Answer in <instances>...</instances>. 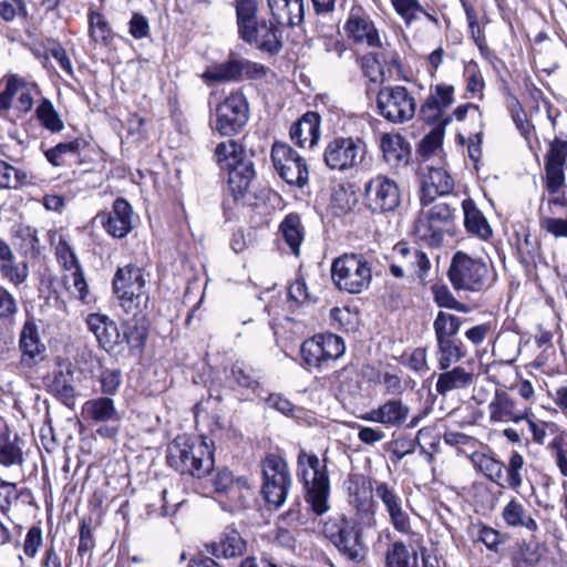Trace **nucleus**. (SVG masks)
<instances>
[{
	"label": "nucleus",
	"mask_w": 567,
	"mask_h": 567,
	"mask_svg": "<svg viewBox=\"0 0 567 567\" xmlns=\"http://www.w3.org/2000/svg\"><path fill=\"white\" fill-rule=\"evenodd\" d=\"M348 39L361 47L379 48L380 53L369 54L364 58V72L377 81V74L383 73L384 66H400V54L391 49L389 43H383L380 32L368 13L361 7H353L343 25Z\"/></svg>",
	"instance_id": "nucleus-1"
},
{
	"label": "nucleus",
	"mask_w": 567,
	"mask_h": 567,
	"mask_svg": "<svg viewBox=\"0 0 567 567\" xmlns=\"http://www.w3.org/2000/svg\"><path fill=\"white\" fill-rule=\"evenodd\" d=\"M166 461L181 476L204 478L214 470V442L204 435L179 434L168 444Z\"/></svg>",
	"instance_id": "nucleus-2"
},
{
	"label": "nucleus",
	"mask_w": 567,
	"mask_h": 567,
	"mask_svg": "<svg viewBox=\"0 0 567 567\" xmlns=\"http://www.w3.org/2000/svg\"><path fill=\"white\" fill-rule=\"evenodd\" d=\"M214 157L220 169L228 173V187L235 199L243 197L255 178L254 163L243 145L234 140L217 144Z\"/></svg>",
	"instance_id": "nucleus-3"
},
{
	"label": "nucleus",
	"mask_w": 567,
	"mask_h": 567,
	"mask_svg": "<svg viewBox=\"0 0 567 567\" xmlns=\"http://www.w3.org/2000/svg\"><path fill=\"white\" fill-rule=\"evenodd\" d=\"M363 523L355 517L339 514L329 517L322 532L338 551L350 561H361L365 555L362 539Z\"/></svg>",
	"instance_id": "nucleus-4"
},
{
	"label": "nucleus",
	"mask_w": 567,
	"mask_h": 567,
	"mask_svg": "<svg viewBox=\"0 0 567 567\" xmlns=\"http://www.w3.org/2000/svg\"><path fill=\"white\" fill-rule=\"evenodd\" d=\"M297 476L306 488V501L317 515H322L329 509L328 497L330 482L326 465H321L316 454H307L301 451L298 455Z\"/></svg>",
	"instance_id": "nucleus-5"
},
{
	"label": "nucleus",
	"mask_w": 567,
	"mask_h": 567,
	"mask_svg": "<svg viewBox=\"0 0 567 567\" xmlns=\"http://www.w3.org/2000/svg\"><path fill=\"white\" fill-rule=\"evenodd\" d=\"M331 276L340 290L354 295L369 288L372 281V269L362 255L344 254L332 262Z\"/></svg>",
	"instance_id": "nucleus-6"
},
{
	"label": "nucleus",
	"mask_w": 567,
	"mask_h": 567,
	"mask_svg": "<svg viewBox=\"0 0 567 567\" xmlns=\"http://www.w3.org/2000/svg\"><path fill=\"white\" fill-rule=\"evenodd\" d=\"M377 483L379 482L363 473H349L344 481L347 502L367 528L377 525L378 505L373 497Z\"/></svg>",
	"instance_id": "nucleus-7"
},
{
	"label": "nucleus",
	"mask_w": 567,
	"mask_h": 567,
	"mask_svg": "<svg viewBox=\"0 0 567 567\" xmlns=\"http://www.w3.org/2000/svg\"><path fill=\"white\" fill-rule=\"evenodd\" d=\"M421 205L422 208L414 223V231L421 240L431 246H437L453 221L454 209L446 203H435V200L421 203Z\"/></svg>",
	"instance_id": "nucleus-8"
},
{
	"label": "nucleus",
	"mask_w": 567,
	"mask_h": 567,
	"mask_svg": "<svg viewBox=\"0 0 567 567\" xmlns=\"http://www.w3.org/2000/svg\"><path fill=\"white\" fill-rule=\"evenodd\" d=\"M262 485L261 494L269 505L281 506L291 486V476L285 458L275 453H268L261 461Z\"/></svg>",
	"instance_id": "nucleus-9"
},
{
	"label": "nucleus",
	"mask_w": 567,
	"mask_h": 567,
	"mask_svg": "<svg viewBox=\"0 0 567 567\" xmlns=\"http://www.w3.org/2000/svg\"><path fill=\"white\" fill-rule=\"evenodd\" d=\"M447 275L457 291L478 292L487 287V265L463 251H457L453 256Z\"/></svg>",
	"instance_id": "nucleus-10"
},
{
	"label": "nucleus",
	"mask_w": 567,
	"mask_h": 567,
	"mask_svg": "<svg viewBox=\"0 0 567 567\" xmlns=\"http://www.w3.org/2000/svg\"><path fill=\"white\" fill-rule=\"evenodd\" d=\"M145 286L143 268L128 264L117 269L113 278V289L125 312H134L140 308L143 299L147 300Z\"/></svg>",
	"instance_id": "nucleus-11"
},
{
	"label": "nucleus",
	"mask_w": 567,
	"mask_h": 567,
	"mask_svg": "<svg viewBox=\"0 0 567 567\" xmlns=\"http://www.w3.org/2000/svg\"><path fill=\"white\" fill-rule=\"evenodd\" d=\"M248 118V102L244 94L235 92L216 106L210 125L221 136H233L243 130Z\"/></svg>",
	"instance_id": "nucleus-12"
},
{
	"label": "nucleus",
	"mask_w": 567,
	"mask_h": 567,
	"mask_svg": "<svg viewBox=\"0 0 567 567\" xmlns=\"http://www.w3.org/2000/svg\"><path fill=\"white\" fill-rule=\"evenodd\" d=\"M379 114L386 121L399 124L410 121L416 109L412 94L402 85L384 86L378 93Z\"/></svg>",
	"instance_id": "nucleus-13"
},
{
	"label": "nucleus",
	"mask_w": 567,
	"mask_h": 567,
	"mask_svg": "<svg viewBox=\"0 0 567 567\" xmlns=\"http://www.w3.org/2000/svg\"><path fill=\"white\" fill-rule=\"evenodd\" d=\"M367 144L359 137H336L323 153V161L331 169L348 171L361 165L365 158Z\"/></svg>",
	"instance_id": "nucleus-14"
},
{
	"label": "nucleus",
	"mask_w": 567,
	"mask_h": 567,
	"mask_svg": "<svg viewBox=\"0 0 567 567\" xmlns=\"http://www.w3.org/2000/svg\"><path fill=\"white\" fill-rule=\"evenodd\" d=\"M271 161L278 175L289 185L303 187L309 181L306 161L287 143L275 142Z\"/></svg>",
	"instance_id": "nucleus-15"
},
{
	"label": "nucleus",
	"mask_w": 567,
	"mask_h": 567,
	"mask_svg": "<svg viewBox=\"0 0 567 567\" xmlns=\"http://www.w3.org/2000/svg\"><path fill=\"white\" fill-rule=\"evenodd\" d=\"M55 255L63 269L62 281L64 287L73 297L85 301L89 287L75 252L64 239H60L55 247Z\"/></svg>",
	"instance_id": "nucleus-16"
},
{
	"label": "nucleus",
	"mask_w": 567,
	"mask_h": 567,
	"mask_svg": "<svg viewBox=\"0 0 567 567\" xmlns=\"http://www.w3.org/2000/svg\"><path fill=\"white\" fill-rule=\"evenodd\" d=\"M364 197L368 208L377 214L394 212L401 204L398 184L384 175H378L365 184Z\"/></svg>",
	"instance_id": "nucleus-17"
},
{
	"label": "nucleus",
	"mask_w": 567,
	"mask_h": 567,
	"mask_svg": "<svg viewBox=\"0 0 567 567\" xmlns=\"http://www.w3.org/2000/svg\"><path fill=\"white\" fill-rule=\"evenodd\" d=\"M248 543L235 526L226 525L212 542L205 543L207 554L217 559H237L244 557Z\"/></svg>",
	"instance_id": "nucleus-18"
},
{
	"label": "nucleus",
	"mask_w": 567,
	"mask_h": 567,
	"mask_svg": "<svg viewBox=\"0 0 567 567\" xmlns=\"http://www.w3.org/2000/svg\"><path fill=\"white\" fill-rule=\"evenodd\" d=\"M421 172V203L434 202L437 196L450 194L454 188L452 176L443 167L423 163Z\"/></svg>",
	"instance_id": "nucleus-19"
},
{
	"label": "nucleus",
	"mask_w": 567,
	"mask_h": 567,
	"mask_svg": "<svg viewBox=\"0 0 567 567\" xmlns=\"http://www.w3.org/2000/svg\"><path fill=\"white\" fill-rule=\"evenodd\" d=\"M214 491L225 496L237 506H243L250 492V485L246 476L235 477L227 467L216 471L212 477Z\"/></svg>",
	"instance_id": "nucleus-20"
},
{
	"label": "nucleus",
	"mask_w": 567,
	"mask_h": 567,
	"mask_svg": "<svg viewBox=\"0 0 567 567\" xmlns=\"http://www.w3.org/2000/svg\"><path fill=\"white\" fill-rule=\"evenodd\" d=\"M377 497L382 502L389 514L393 528L402 534L411 532V523L408 513L402 508V499L400 495L386 482L375 484Z\"/></svg>",
	"instance_id": "nucleus-21"
},
{
	"label": "nucleus",
	"mask_w": 567,
	"mask_h": 567,
	"mask_svg": "<svg viewBox=\"0 0 567 567\" xmlns=\"http://www.w3.org/2000/svg\"><path fill=\"white\" fill-rule=\"evenodd\" d=\"M132 214L130 203L117 198L110 213H101L96 218L109 235L114 238H124L132 230Z\"/></svg>",
	"instance_id": "nucleus-22"
},
{
	"label": "nucleus",
	"mask_w": 567,
	"mask_h": 567,
	"mask_svg": "<svg viewBox=\"0 0 567 567\" xmlns=\"http://www.w3.org/2000/svg\"><path fill=\"white\" fill-rule=\"evenodd\" d=\"M85 322L87 329L95 336L100 347L105 351L111 352L121 344L123 338L117 324L106 315L90 313Z\"/></svg>",
	"instance_id": "nucleus-23"
},
{
	"label": "nucleus",
	"mask_w": 567,
	"mask_h": 567,
	"mask_svg": "<svg viewBox=\"0 0 567 567\" xmlns=\"http://www.w3.org/2000/svg\"><path fill=\"white\" fill-rule=\"evenodd\" d=\"M21 351V364L33 367L42 360L44 344L41 342L38 327L32 320H27L22 327L19 340Z\"/></svg>",
	"instance_id": "nucleus-24"
},
{
	"label": "nucleus",
	"mask_w": 567,
	"mask_h": 567,
	"mask_svg": "<svg viewBox=\"0 0 567 567\" xmlns=\"http://www.w3.org/2000/svg\"><path fill=\"white\" fill-rule=\"evenodd\" d=\"M489 415L494 422L518 423L526 420L528 425H535L529 419L526 408H518L517 404L505 394H497L489 403Z\"/></svg>",
	"instance_id": "nucleus-25"
},
{
	"label": "nucleus",
	"mask_w": 567,
	"mask_h": 567,
	"mask_svg": "<svg viewBox=\"0 0 567 567\" xmlns=\"http://www.w3.org/2000/svg\"><path fill=\"white\" fill-rule=\"evenodd\" d=\"M271 17L280 25L295 27L305 18V0H267Z\"/></svg>",
	"instance_id": "nucleus-26"
},
{
	"label": "nucleus",
	"mask_w": 567,
	"mask_h": 567,
	"mask_svg": "<svg viewBox=\"0 0 567 567\" xmlns=\"http://www.w3.org/2000/svg\"><path fill=\"white\" fill-rule=\"evenodd\" d=\"M384 161L391 167L404 166L409 163L410 145L400 134L385 133L380 141Z\"/></svg>",
	"instance_id": "nucleus-27"
},
{
	"label": "nucleus",
	"mask_w": 567,
	"mask_h": 567,
	"mask_svg": "<svg viewBox=\"0 0 567 567\" xmlns=\"http://www.w3.org/2000/svg\"><path fill=\"white\" fill-rule=\"evenodd\" d=\"M409 414L410 409L408 405L403 404L400 400H390L379 409L362 415L361 419L388 425H401L408 420Z\"/></svg>",
	"instance_id": "nucleus-28"
},
{
	"label": "nucleus",
	"mask_w": 567,
	"mask_h": 567,
	"mask_svg": "<svg viewBox=\"0 0 567 567\" xmlns=\"http://www.w3.org/2000/svg\"><path fill=\"white\" fill-rule=\"evenodd\" d=\"M320 136L319 115L308 112L290 128L291 140L300 147H312Z\"/></svg>",
	"instance_id": "nucleus-29"
},
{
	"label": "nucleus",
	"mask_w": 567,
	"mask_h": 567,
	"mask_svg": "<svg viewBox=\"0 0 567 567\" xmlns=\"http://www.w3.org/2000/svg\"><path fill=\"white\" fill-rule=\"evenodd\" d=\"M526 473L527 468L524 456L517 451H513L508 456L507 463H504L502 481L497 485L518 493L523 486Z\"/></svg>",
	"instance_id": "nucleus-30"
},
{
	"label": "nucleus",
	"mask_w": 567,
	"mask_h": 567,
	"mask_svg": "<svg viewBox=\"0 0 567 567\" xmlns=\"http://www.w3.org/2000/svg\"><path fill=\"white\" fill-rule=\"evenodd\" d=\"M22 440L10 427H0V464L12 466L23 461Z\"/></svg>",
	"instance_id": "nucleus-31"
},
{
	"label": "nucleus",
	"mask_w": 567,
	"mask_h": 567,
	"mask_svg": "<svg viewBox=\"0 0 567 567\" xmlns=\"http://www.w3.org/2000/svg\"><path fill=\"white\" fill-rule=\"evenodd\" d=\"M437 377L435 389L439 394L445 395L451 391L466 389L474 381V373L463 367H455L451 370H443Z\"/></svg>",
	"instance_id": "nucleus-32"
},
{
	"label": "nucleus",
	"mask_w": 567,
	"mask_h": 567,
	"mask_svg": "<svg viewBox=\"0 0 567 567\" xmlns=\"http://www.w3.org/2000/svg\"><path fill=\"white\" fill-rule=\"evenodd\" d=\"M502 518L508 527H523L529 532L538 529L537 522L528 514L520 501L512 497L502 511Z\"/></svg>",
	"instance_id": "nucleus-33"
},
{
	"label": "nucleus",
	"mask_w": 567,
	"mask_h": 567,
	"mask_svg": "<svg viewBox=\"0 0 567 567\" xmlns=\"http://www.w3.org/2000/svg\"><path fill=\"white\" fill-rule=\"evenodd\" d=\"M241 38L248 42L256 43L260 49L268 52H278L281 48L279 30L272 22L256 23L250 29V37Z\"/></svg>",
	"instance_id": "nucleus-34"
},
{
	"label": "nucleus",
	"mask_w": 567,
	"mask_h": 567,
	"mask_svg": "<svg viewBox=\"0 0 567 567\" xmlns=\"http://www.w3.org/2000/svg\"><path fill=\"white\" fill-rule=\"evenodd\" d=\"M8 93H11V97L17 95L16 107L22 113H28L33 106L34 96L39 94V89L37 84L12 75L8 79Z\"/></svg>",
	"instance_id": "nucleus-35"
},
{
	"label": "nucleus",
	"mask_w": 567,
	"mask_h": 567,
	"mask_svg": "<svg viewBox=\"0 0 567 567\" xmlns=\"http://www.w3.org/2000/svg\"><path fill=\"white\" fill-rule=\"evenodd\" d=\"M462 207L466 229L483 239H487L492 235V229L475 203L472 199H464Z\"/></svg>",
	"instance_id": "nucleus-36"
},
{
	"label": "nucleus",
	"mask_w": 567,
	"mask_h": 567,
	"mask_svg": "<svg viewBox=\"0 0 567 567\" xmlns=\"http://www.w3.org/2000/svg\"><path fill=\"white\" fill-rule=\"evenodd\" d=\"M473 466L488 481L501 484L504 463L481 450L471 460Z\"/></svg>",
	"instance_id": "nucleus-37"
},
{
	"label": "nucleus",
	"mask_w": 567,
	"mask_h": 567,
	"mask_svg": "<svg viewBox=\"0 0 567 567\" xmlns=\"http://www.w3.org/2000/svg\"><path fill=\"white\" fill-rule=\"evenodd\" d=\"M83 414L95 422L117 421L113 401L109 398H101L89 401L83 406Z\"/></svg>",
	"instance_id": "nucleus-38"
},
{
	"label": "nucleus",
	"mask_w": 567,
	"mask_h": 567,
	"mask_svg": "<svg viewBox=\"0 0 567 567\" xmlns=\"http://www.w3.org/2000/svg\"><path fill=\"white\" fill-rule=\"evenodd\" d=\"M35 116L41 125L52 132L59 133L64 128V123L52 102L43 97L35 109Z\"/></svg>",
	"instance_id": "nucleus-39"
},
{
	"label": "nucleus",
	"mask_w": 567,
	"mask_h": 567,
	"mask_svg": "<svg viewBox=\"0 0 567 567\" xmlns=\"http://www.w3.org/2000/svg\"><path fill=\"white\" fill-rule=\"evenodd\" d=\"M444 441L471 460L483 447V444L476 437L461 432H445Z\"/></svg>",
	"instance_id": "nucleus-40"
},
{
	"label": "nucleus",
	"mask_w": 567,
	"mask_h": 567,
	"mask_svg": "<svg viewBox=\"0 0 567 567\" xmlns=\"http://www.w3.org/2000/svg\"><path fill=\"white\" fill-rule=\"evenodd\" d=\"M439 349V368L447 370L453 363L458 362L465 357L461 342L453 339L436 340Z\"/></svg>",
	"instance_id": "nucleus-41"
},
{
	"label": "nucleus",
	"mask_w": 567,
	"mask_h": 567,
	"mask_svg": "<svg viewBox=\"0 0 567 567\" xmlns=\"http://www.w3.org/2000/svg\"><path fill=\"white\" fill-rule=\"evenodd\" d=\"M44 544V535L41 520L30 525L21 544L22 551L28 559H34Z\"/></svg>",
	"instance_id": "nucleus-42"
},
{
	"label": "nucleus",
	"mask_w": 567,
	"mask_h": 567,
	"mask_svg": "<svg viewBox=\"0 0 567 567\" xmlns=\"http://www.w3.org/2000/svg\"><path fill=\"white\" fill-rule=\"evenodd\" d=\"M282 236L295 255L299 254L303 240L301 223L298 216L288 215L280 225Z\"/></svg>",
	"instance_id": "nucleus-43"
},
{
	"label": "nucleus",
	"mask_w": 567,
	"mask_h": 567,
	"mask_svg": "<svg viewBox=\"0 0 567 567\" xmlns=\"http://www.w3.org/2000/svg\"><path fill=\"white\" fill-rule=\"evenodd\" d=\"M206 82L239 81L237 60L208 68L202 75Z\"/></svg>",
	"instance_id": "nucleus-44"
},
{
	"label": "nucleus",
	"mask_w": 567,
	"mask_h": 567,
	"mask_svg": "<svg viewBox=\"0 0 567 567\" xmlns=\"http://www.w3.org/2000/svg\"><path fill=\"white\" fill-rule=\"evenodd\" d=\"M506 556L514 567H529L538 561V555L525 542H515L507 548Z\"/></svg>",
	"instance_id": "nucleus-45"
},
{
	"label": "nucleus",
	"mask_w": 567,
	"mask_h": 567,
	"mask_svg": "<svg viewBox=\"0 0 567 567\" xmlns=\"http://www.w3.org/2000/svg\"><path fill=\"white\" fill-rule=\"evenodd\" d=\"M436 340L452 339L461 328V319L454 315L440 311L433 323Z\"/></svg>",
	"instance_id": "nucleus-46"
},
{
	"label": "nucleus",
	"mask_w": 567,
	"mask_h": 567,
	"mask_svg": "<svg viewBox=\"0 0 567 567\" xmlns=\"http://www.w3.org/2000/svg\"><path fill=\"white\" fill-rule=\"evenodd\" d=\"M385 567H417L416 557L413 563L410 561V553L406 545L401 542H394L386 550Z\"/></svg>",
	"instance_id": "nucleus-47"
},
{
	"label": "nucleus",
	"mask_w": 567,
	"mask_h": 567,
	"mask_svg": "<svg viewBox=\"0 0 567 567\" xmlns=\"http://www.w3.org/2000/svg\"><path fill=\"white\" fill-rule=\"evenodd\" d=\"M390 444L391 461L400 462L405 455L414 452L417 445V439L405 436L402 433L394 432Z\"/></svg>",
	"instance_id": "nucleus-48"
},
{
	"label": "nucleus",
	"mask_w": 567,
	"mask_h": 567,
	"mask_svg": "<svg viewBox=\"0 0 567 567\" xmlns=\"http://www.w3.org/2000/svg\"><path fill=\"white\" fill-rule=\"evenodd\" d=\"M464 79L466 83V92L473 96L483 97L485 81L478 64L471 60L464 66Z\"/></svg>",
	"instance_id": "nucleus-49"
},
{
	"label": "nucleus",
	"mask_w": 567,
	"mask_h": 567,
	"mask_svg": "<svg viewBox=\"0 0 567 567\" xmlns=\"http://www.w3.org/2000/svg\"><path fill=\"white\" fill-rule=\"evenodd\" d=\"M257 4L254 0H240L237 3V20L241 37H250V29L256 24Z\"/></svg>",
	"instance_id": "nucleus-50"
},
{
	"label": "nucleus",
	"mask_w": 567,
	"mask_h": 567,
	"mask_svg": "<svg viewBox=\"0 0 567 567\" xmlns=\"http://www.w3.org/2000/svg\"><path fill=\"white\" fill-rule=\"evenodd\" d=\"M89 35L96 43L106 44L112 39L111 28L105 18L95 11L89 13Z\"/></svg>",
	"instance_id": "nucleus-51"
},
{
	"label": "nucleus",
	"mask_w": 567,
	"mask_h": 567,
	"mask_svg": "<svg viewBox=\"0 0 567 567\" xmlns=\"http://www.w3.org/2000/svg\"><path fill=\"white\" fill-rule=\"evenodd\" d=\"M301 357L307 365L313 368H321L328 362L317 336L303 341Z\"/></svg>",
	"instance_id": "nucleus-52"
},
{
	"label": "nucleus",
	"mask_w": 567,
	"mask_h": 567,
	"mask_svg": "<svg viewBox=\"0 0 567 567\" xmlns=\"http://www.w3.org/2000/svg\"><path fill=\"white\" fill-rule=\"evenodd\" d=\"M443 142V128L434 127L426 134L420 143L419 154L423 158V163H427L432 156L441 153Z\"/></svg>",
	"instance_id": "nucleus-53"
},
{
	"label": "nucleus",
	"mask_w": 567,
	"mask_h": 567,
	"mask_svg": "<svg viewBox=\"0 0 567 567\" xmlns=\"http://www.w3.org/2000/svg\"><path fill=\"white\" fill-rule=\"evenodd\" d=\"M539 227L555 238L567 239V217L560 218L555 215H549L548 209L545 210L544 208L540 210Z\"/></svg>",
	"instance_id": "nucleus-54"
},
{
	"label": "nucleus",
	"mask_w": 567,
	"mask_h": 567,
	"mask_svg": "<svg viewBox=\"0 0 567 567\" xmlns=\"http://www.w3.org/2000/svg\"><path fill=\"white\" fill-rule=\"evenodd\" d=\"M94 547L93 518L91 516H84L79 523V545L76 553L80 557H83L87 553H92Z\"/></svg>",
	"instance_id": "nucleus-55"
},
{
	"label": "nucleus",
	"mask_w": 567,
	"mask_h": 567,
	"mask_svg": "<svg viewBox=\"0 0 567 567\" xmlns=\"http://www.w3.org/2000/svg\"><path fill=\"white\" fill-rule=\"evenodd\" d=\"M0 274L2 278L18 287L28 279L29 268L25 262H17L13 257L10 261L0 264Z\"/></svg>",
	"instance_id": "nucleus-56"
},
{
	"label": "nucleus",
	"mask_w": 567,
	"mask_h": 567,
	"mask_svg": "<svg viewBox=\"0 0 567 567\" xmlns=\"http://www.w3.org/2000/svg\"><path fill=\"white\" fill-rule=\"evenodd\" d=\"M421 117L431 124H435V127H444L450 118L445 116L444 110L437 104L434 97H429L425 100L420 111Z\"/></svg>",
	"instance_id": "nucleus-57"
},
{
	"label": "nucleus",
	"mask_w": 567,
	"mask_h": 567,
	"mask_svg": "<svg viewBox=\"0 0 567 567\" xmlns=\"http://www.w3.org/2000/svg\"><path fill=\"white\" fill-rule=\"evenodd\" d=\"M166 494H167V491L162 489L158 493V498L156 502L145 504L147 517L153 518V517L174 516L177 513V511H178L179 506L183 504V502L176 503L175 505H173L171 507L166 501Z\"/></svg>",
	"instance_id": "nucleus-58"
},
{
	"label": "nucleus",
	"mask_w": 567,
	"mask_h": 567,
	"mask_svg": "<svg viewBox=\"0 0 567 567\" xmlns=\"http://www.w3.org/2000/svg\"><path fill=\"white\" fill-rule=\"evenodd\" d=\"M323 353L329 361L339 359L346 350L342 338L333 333L317 334Z\"/></svg>",
	"instance_id": "nucleus-59"
},
{
	"label": "nucleus",
	"mask_w": 567,
	"mask_h": 567,
	"mask_svg": "<svg viewBox=\"0 0 567 567\" xmlns=\"http://www.w3.org/2000/svg\"><path fill=\"white\" fill-rule=\"evenodd\" d=\"M27 173L17 169L4 161H0V187L18 188L27 183Z\"/></svg>",
	"instance_id": "nucleus-60"
},
{
	"label": "nucleus",
	"mask_w": 567,
	"mask_h": 567,
	"mask_svg": "<svg viewBox=\"0 0 567 567\" xmlns=\"http://www.w3.org/2000/svg\"><path fill=\"white\" fill-rule=\"evenodd\" d=\"M431 427H421L416 433L417 445L422 454L427 455L429 461L433 460V455L440 451L441 436L432 434Z\"/></svg>",
	"instance_id": "nucleus-61"
},
{
	"label": "nucleus",
	"mask_w": 567,
	"mask_h": 567,
	"mask_svg": "<svg viewBox=\"0 0 567 567\" xmlns=\"http://www.w3.org/2000/svg\"><path fill=\"white\" fill-rule=\"evenodd\" d=\"M80 150L81 142L79 140H74L66 143H59L58 145L45 152V157L52 165L61 166L64 162V155H79Z\"/></svg>",
	"instance_id": "nucleus-62"
},
{
	"label": "nucleus",
	"mask_w": 567,
	"mask_h": 567,
	"mask_svg": "<svg viewBox=\"0 0 567 567\" xmlns=\"http://www.w3.org/2000/svg\"><path fill=\"white\" fill-rule=\"evenodd\" d=\"M511 116L520 134L527 138L533 130V125L527 120V114L515 96H511L507 102Z\"/></svg>",
	"instance_id": "nucleus-63"
},
{
	"label": "nucleus",
	"mask_w": 567,
	"mask_h": 567,
	"mask_svg": "<svg viewBox=\"0 0 567 567\" xmlns=\"http://www.w3.org/2000/svg\"><path fill=\"white\" fill-rule=\"evenodd\" d=\"M560 474L567 477V460L563 452L567 451V432L556 435L548 445Z\"/></svg>",
	"instance_id": "nucleus-64"
}]
</instances>
